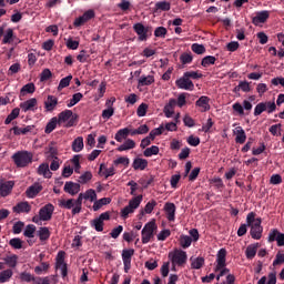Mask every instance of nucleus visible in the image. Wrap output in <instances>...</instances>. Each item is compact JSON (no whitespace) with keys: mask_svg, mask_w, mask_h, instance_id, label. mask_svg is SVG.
<instances>
[{"mask_svg":"<svg viewBox=\"0 0 284 284\" xmlns=\"http://www.w3.org/2000/svg\"><path fill=\"white\" fill-rule=\"evenodd\" d=\"M50 79H52V71H50V69H43L40 73V81L43 83L50 81Z\"/></svg>","mask_w":284,"mask_h":284,"instance_id":"57","label":"nucleus"},{"mask_svg":"<svg viewBox=\"0 0 284 284\" xmlns=\"http://www.w3.org/2000/svg\"><path fill=\"white\" fill-rule=\"evenodd\" d=\"M233 133L235 134V143H240V145H243V143L247 141V134H245V130H243V126H236Z\"/></svg>","mask_w":284,"mask_h":284,"instance_id":"21","label":"nucleus"},{"mask_svg":"<svg viewBox=\"0 0 284 284\" xmlns=\"http://www.w3.org/2000/svg\"><path fill=\"white\" fill-rule=\"evenodd\" d=\"M34 83H28L26 85L22 87V89L20 90V97H26V94H34Z\"/></svg>","mask_w":284,"mask_h":284,"instance_id":"37","label":"nucleus"},{"mask_svg":"<svg viewBox=\"0 0 284 284\" xmlns=\"http://www.w3.org/2000/svg\"><path fill=\"white\" fill-rule=\"evenodd\" d=\"M226 256H227V250L221 248L217 252L216 261H215L216 265L214 267L215 273L219 272V270H222V267H227Z\"/></svg>","mask_w":284,"mask_h":284,"instance_id":"11","label":"nucleus"},{"mask_svg":"<svg viewBox=\"0 0 284 284\" xmlns=\"http://www.w3.org/2000/svg\"><path fill=\"white\" fill-rule=\"evenodd\" d=\"M57 125H59V119L57 116L51 118L45 125V129H44L45 134H52V132L57 130Z\"/></svg>","mask_w":284,"mask_h":284,"instance_id":"27","label":"nucleus"},{"mask_svg":"<svg viewBox=\"0 0 284 284\" xmlns=\"http://www.w3.org/2000/svg\"><path fill=\"white\" fill-rule=\"evenodd\" d=\"M103 168L104 165L101 164L99 174H103L104 179H110V176H114V174H116L114 166L105 169L104 172H103Z\"/></svg>","mask_w":284,"mask_h":284,"instance_id":"38","label":"nucleus"},{"mask_svg":"<svg viewBox=\"0 0 284 284\" xmlns=\"http://www.w3.org/2000/svg\"><path fill=\"white\" fill-rule=\"evenodd\" d=\"M13 274L14 273L10 268H7V270L0 272V283L10 282V278H12Z\"/></svg>","mask_w":284,"mask_h":284,"instance_id":"34","label":"nucleus"},{"mask_svg":"<svg viewBox=\"0 0 284 284\" xmlns=\"http://www.w3.org/2000/svg\"><path fill=\"white\" fill-rule=\"evenodd\" d=\"M14 187V181H6L0 183V196H9Z\"/></svg>","mask_w":284,"mask_h":284,"instance_id":"18","label":"nucleus"},{"mask_svg":"<svg viewBox=\"0 0 284 284\" xmlns=\"http://www.w3.org/2000/svg\"><path fill=\"white\" fill-rule=\"evenodd\" d=\"M152 83H154V77L153 75H142L139 79V85H152Z\"/></svg>","mask_w":284,"mask_h":284,"instance_id":"48","label":"nucleus"},{"mask_svg":"<svg viewBox=\"0 0 284 284\" xmlns=\"http://www.w3.org/2000/svg\"><path fill=\"white\" fill-rule=\"evenodd\" d=\"M63 190L64 192H67V194H71V196H74L79 194V192H81V184L69 181L65 182Z\"/></svg>","mask_w":284,"mask_h":284,"instance_id":"16","label":"nucleus"},{"mask_svg":"<svg viewBox=\"0 0 284 284\" xmlns=\"http://www.w3.org/2000/svg\"><path fill=\"white\" fill-rule=\"evenodd\" d=\"M112 203V200L110 197H102L100 200H95L93 203V212H99V210L102 209L103 205H110Z\"/></svg>","mask_w":284,"mask_h":284,"instance_id":"30","label":"nucleus"},{"mask_svg":"<svg viewBox=\"0 0 284 284\" xmlns=\"http://www.w3.org/2000/svg\"><path fill=\"white\" fill-rule=\"evenodd\" d=\"M81 99H83V93L78 92L73 94L72 99H70L69 102L67 103V108H74V105H77V103H79Z\"/></svg>","mask_w":284,"mask_h":284,"instance_id":"39","label":"nucleus"},{"mask_svg":"<svg viewBox=\"0 0 284 284\" xmlns=\"http://www.w3.org/2000/svg\"><path fill=\"white\" fill-rule=\"evenodd\" d=\"M70 81H72V74L67 75L65 78H62L58 85V91L61 92V90H63V88H68V85H70Z\"/></svg>","mask_w":284,"mask_h":284,"instance_id":"46","label":"nucleus"},{"mask_svg":"<svg viewBox=\"0 0 284 284\" xmlns=\"http://www.w3.org/2000/svg\"><path fill=\"white\" fill-rule=\"evenodd\" d=\"M59 205H60V207H63L64 210H74L75 202H74V199L60 200Z\"/></svg>","mask_w":284,"mask_h":284,"instance_id":"35","label":"nucleus"},{"mask_svg":"<svg viewBox=\"0 0 284 284\" xmlns=\"http://www.w3.org/2000/svg\"><path fill=\"white\" fill-rule=\"evenodd\" d=\"M216 63V58L214 55H206L202 59L201 65L207 68L209 65H214Z\"/></svg>","mask_w":284,"mask_h":284,"instance_id":"44","label":"nucleus"},{"mask_svg":"<svg viewBox=\"0 0 284 284\" xmlns=\"http://www.w3.org/2000/svg\"><path fill=\"white\" fill-rule=\"evenodd\" d=\"M128 136H130V129L124 128V129H120L116 133H115V141H118V143H123V140L128 139Z\"/></svg>","mask_w":284,"mask_h":284,"instance_id":"31","label":"nucleus"},{"mask_svg":"<svg viewBox=\"0 0 284 284\" xmlns=\"http://www.w3.org/2000/svg\"><path fill=\"white\" fill-rule=\"evenodd\" d=\"M84 194V200L85 201H91V203H94L97 201V191L93 189H89Z\"/></svg>","mask_w":284,"mask_h":284,"instance_id":"51","label":"nucleus"},{"mask_svg":"<svg viewBox=\"0 0 284 284\" xmlns=\"http://www.w3.org/2000/svg\"><path fill=\"white\" fill-rule=\"evenodd\" d=\"M92 181V172L87 171L79 178V183L85 185V183H90Z\"/></svg>","mask_w":284,"mask_h":284,"instance_id":"54","label":"nucleus"},{"mask_svg":"<svg viewBox=\"0 0 284 284\" xmlns=\"http://www.w3.org/2000/svg\"><path fill=\"white\" fill-rule=\"evenodd\" d=\"M270 19V11L263 10L255 13V17L252 18L253 26H261Z\"/></svg>","mask_w":284,"mask_h":284,"instance_id":"14","label":"nucleus"},{"mask_svg":"<svg viewBox=\"0 0 284 284\" xmlns=\"http://www.w3.org/2000/svg\"><path fill=\"white\" fill-rule=\"evenodd\" d=\"M18 261H19L18 255H11L4 258V262L9 267H17Z\"/></svg>","mask_w":284,"mask_h":284,"instance_id":"52","label":"nucleus"},{"mask_svg":"<svg viewBox=\"0 0 284 284\" xmlns=\"http://www.w3.org/2000/svg\"><path fill=\"white\" fill-rule=\"evenodd\" d=\"M163 130H165V126L160 125L159 128L153 129L150 132L149 136L151 138L152 141H154V139H156V136H161V134H163Z\"/></svg>","mask_w":284,"mask_h":284,"instance_id":"55","label":"nucleus"},{"mask_svg":"<svg viewBox=\"0 0 284 284\" xmlns=\"http://www.w3.org/2000/svg\"><path fill=\"white\" fill-rule=\"evenodd\" d=\"M41 281H42L41 284L57 283V276L51 275V276L41 277Z\"/></svg>","mask_w":284,"mask_h":284,"instance_id":"64","label":"nucleus"},{"mask_svg":"<svg viewBox=\"0 0 284 284\" xmlns=\"http://www.w3.org/2000/svg\"><path fill=\"white\" fill-rule=\"evenodd\" d=\"M156 154H159V146H156V145H152L150 148H146L143 152V155L146 156V158L154 156Z\"/></svg>","mask_w":284,"mask_h":284,"instance_id":"50","label":"nucleus"},{"mask_svg":"<svg viewBox=\"0 0 284 284\" xmlns=\"http://www.w3.org/2000/svg\"><path fill=\"white\" fill-rule=\"evenodd\" d=\"M81 150H83V136H78L72 142V151L73 152H81Z\"/></svg>","mask_w":284,"mask_h":284,"instance_id":"40","label":"nucleus"},{"mask_svg":"<svg viewBox=\"0 0 284 284\" xmlns=\"http://www.w3.org/2000/svg\"><path fill=\"white\" fill-rule=\"evenodd\" d=\"M166 34H168V29L165 27H158L154 30V37H158L160 39H165Z\"/></svg>","mask_w":284,"mask_h":284,"instance_id":"59","label":"nucleus"},{"mask_svg":"<svg viewBox=\"0 0 284 284\" xmlns=\"http://www.w3.org/2000/svg\"><path fill=\"white\" fill-rule=\"evenodd\" d=\"M191 50L195 54H205V45H203V44L193 43L191 47Z\"/></svg>","mask_w":284,"mask_h":284,"instance_id":"58","label":"nucleus"},{"mask_svg":"<svg viewBox=\"0 0 284 284\" xmlns=\"http://www.w3.org/2000/svg\"><path fill=\"white\" fill-rule=\"evenodd\" d=\"M263 112H267L268 114L276 112V102L266 101L257 103L254 109V116H261Z\"/></svg>","mask_w":284,"mask_h":284,"instance_id":"5","label":"nucleus"},{"mask_svg":"<svg viewBox=\"0 0 284 284\" xmlns=\"http://www.w3.org/2000/svg\"><path fill=\"white\" fill-rule=\"evenodd\" d=\"M52 214H54V205L52 203L42 206L39 211L40 221H51Z\"/></svg>","mask_w":284,"mask_h":284,"instance_id":"12","label":"nucleus"},{"mask_svg":"<svg viewBox=\"0 0 284 284\" xmlns=\"http://www.w3.org/2000/svg\"><path fill=\"white\" fill-rule=\"evenodd\" d=\"M185 77H187L189 80L192 81V79L194 81L199 80V79H203V73L199 72V71H186L184 72Z\"/></svg>","mask_w":284,"mask_h":284,"instance_id":"47","label":"nucleus"},{"mask_svg":"<svg viewBox=\"0 0 284 284\" xmlns=\"http://www.w3.org/2000/svg\"><path fill=\"white\" fill-rule=\"evenodd\" d=\"M203 265H205V258L197 257L192 262L191 267H192V270H201V267H203Z\"/></svg>","mask_w":284,"mask_h":284,"instance_id":"56","label":"nucleus"},{"mask_svg":"<svg viewBox=\"0 0 284 284\" xmlns=\"http://www.w3.org/2000/svg\"><path fill=\"white\" fill-rule=\"evenodd\" d=\"M169 258L172 265H179V267H181L187 263V253L185 251L176 250L169 253Z\"/></svg>","mask_w":284,"mask_h":284,"instance_id":"6","label":"nucleus"},{"mask_svg":"<svg viewBox=\"0 0 284 284\" xmlns=\"http://www.w3.org/2000/svg\"><path fill=\"white\" fill-rule=\"evenodd\" d=\"M83 199H85L84 193H80L78 199L74 200L75 206L72 209L73 216L77 214H81V210L83 206Z\"/></svg>","mask_w":284,"mask_h":284,"instance_id":"24","label":"nucleus"},{"mask_svg":"<svg viewBox=\"0 0 284 284\" xmlns=\"http://www.w3.org/2000/svg\"><path fill=\"white\" fill-rule=\"evenodd\" d=\"M13 212H16V214H30V212H32V206L29 202H19L13 206Z\"/></svg>","mask_w":284,"mask_h":284,"instance_id":"17","label":"nucleus"},{"mask_svg":"<svg viewBox=\"0 0 284 284\" xmlns=\"http://www.w3.org/2000/svg\"><path fill=\"white\" fill-rule=\"evenodd\" d=\"M103 221H110V212L101 213L99 217L91 221V227H93L95 232H103Z\"/></svg>","mask_w":284,"mask_h":284,"instance_id":"8","label":"nucleus"},{"mask_svg":"<svg viewBox=\"0 0 284 284\" xmlns=\"http://www.w3.org/2000/svg\"><path fill=\"white\" fill-rule=\"evenodd\" d=\"M123 232V225H118L115 229H113L110 233L111 239H116L118 236H121V233Z\"/></svg>","mask_w":284,"mask_h":284,"instance_id":"63","label":"nucleus"},{"mask_svg":"<svg viewBox=\"0 0 284 284\" xmlns=\"http://www.w3.org/2000/svg\"><path fill=\"white\" fill-rule=\"evenodd\" d=\"M133 170H145L148 168V160L143 158H135L132 163Z\"/></svg>","mask_w":284,"mask_h":284,"instance_id":"26","label":"nucleus"},{"mask_svg":"<svg viewBox=\"0 0 284 284\" xmlns=\"http://www.w3.org/2000/svg\"><path fill=\"white\" fill-rule=\"evenodd\" d=\"M9 245L13 247V250H22L23 241H21L19 237H13L9 241Z\"/></svg>","mask_w":284,"mask_h":284,"instance_id":"45","label":"nucleus"},{"mask_svg":"<svg viewBox=\"0 0 284 284\" xmlns=\"http://www.w3.org/2000/svg\"><path fill=\"white\" fill-rule=\"evenodd\" d=\"M38 174L44 176V179H52V173L50 172V165L42 163L38 168Z\"/></svg>","mask_w":284,"mask_h":284,"instance_id":"29","label":"nucleus"},{"mask_svg":"<svg viewBox=\"0 0 284 284\" xmlns=\"http://www.w3.org/2000/svg\"><path fill=\"white\" fill-rule=\"evenodd\" d=\"M58 125L65 124V128H74L77 125L78 115L72 112V110H64L58 114Z\"/></svg>","mask_w":284,"mask_h":284,"instance_id":"2","label":"nucleus"},{"mask_svg":"<svg viewBox=\"0 0 284 284\" xmlns=\"http://www.w3.org/2000/svg\"><path fill=\"white\" fill-rule=\"evenodd\" d=\"M256 252H258V243L248 245L245 251L246 258H248V261H252V258L256 256Z\"/></svg>","mask_w":284,"mask_h":284,"instance_id":"32","label":"nucleus"},{"mask_svg":"<svg viewBox=\"0 0 284 284\" xmlns=\"http://www.w3.org/2000/svg\"><path fill=\"white\" fill-rule=\"evenodd\" d=\"M164 212L168 221H175L176 219V205L172 202H166L164 204Z\"/></svg>","mask_w":284,"mask_h":284,"instance_id":"15","label":"nucleus"},{"mask_svg":"<svg viewBox=\"0 0 284 284\" xmlns=\"http://www.w3.org/2000/svg\"><path fill=\"white\" fill-rule=\"evenodd\" d=\"M133 30L138 34L139 41H148V39H150V37L152 36V27H145L141 22L133 24Z\"/></svg>","mask_w":284,"mask_h":284,"instance_id":"4","label":"nucleus"},{"mask_svg":"<svg viewBox=\"0 0 284 284\" xmlns=\"http://www.w3.org/2000/svg\"><path fill=\"white\" fill-rule=\"evenodd\" d=\"M13 163L18 168H28V165L32 164V160L34 159V154L29 151H18L11 156Z\"/></svg>","mask_w":284,"mask_h":284,"instance_id":"1","label":"nucleus"},{"mask_svg":"<svg viewBox=\"0 0 284 284\" xmlns=\"http://www.w3.org/2000/svg\"><path fill=\"white\" fill-rule=\"evenodd\" d=\"M172 9V3L163 0V1H158L153 8V12H170Z\"/></svg>","mask_w":284,"mask_h":284,"instance_id":"22","label":"nucleus"},{"mask_svg":"<svg viewBox=\"0 0 284 284\" xmlns=\"http://www.w3.org/2000/svg\"><path fill=\"white\" fill-rule=\"evenodd\" d=\"M38 236L40 241H48L50 239V229L42 226L38 231Z\"/></svg>","mask_w":284,"mask_h":284,"instance_id":"41","label":"nucleus"},{"mask_svg":"<svg viewBox=\"0 0 284 284\" xmlns=\"http://www.w3.org/2000/svg\"><path fill=\"white\" fill-rule=\"evenodd\" d=\"M14 41V30L9 28L2 39V43L6 45L8 43H12Z\"/></svg>","mask_w":284,"mask_h":284,"instance_id":"36","label":"nucleus"},{"mask_svg":"<svg viewBox=\"0 0 284 284\" xmlns=\"http://www.w3.org/2000/svg\"><path fill=\"white\" fill-rule=\"evenodd\" d=\"M21 112L20 108H14L11 113L7 116L4 120V125H10L11 122L14 121V119H19V114Z\"/></svg>","mask_w":284,"mask_h":284,"instance_id":"33","label":"nucleus"},{"mask_svg":"<svg viewBox=\"0 0 284 284\" xmlns=\"http://www.w3.org/2000/svg\"><path fill=\"white\" fill-rule=\"evenodd\" d=\"M41 190H43V186L40 184H33L27 189L26 194L28 199H34V196H37Z\"/></svg>","mask_w":284,"mask_h":284,"instance_id":"25","label":"nucleus"},{"mask_svg":"<svg viewBox=\"0 0 284 284\" xmlns=\"http://www.w3.org/2000/svg\"><path fill=\"white\" fill-rule=\"evenodd\" d=\"M154 230H156L155 222H149L144 225L141 232L143 245H146V243H150L154 239Z\"/></svg>","mask_w":284,"mask_h":284,"instance_id":"7","label":"nucleus"},{"mask_svg":"<svg viewBox=\"0 0 284 284\" xmlns=\"http://www.w3.org/2000/svg\"><path fill=\"white\" fill-rule=\"evenodd\" d=\"M193 59L194 58L192 57V53H182L180 57L182 65H187L189 63H192Z\"/></svg>","mask_w":284,"mask_h":284,"instance_id":"60","label":"nucleus"},{"mask_svg":"<svg viewBox=\"0 0 284 284\" xmlns=\"http://www.w3.org/2000/svg\"><path fill=\"white\" fill-rule=\"evenodd\" d=\"M175 85L180 90H189L190 92H192V90H194V82L189 80V78L185 75V73H183V77H181L180 79H178L175 81Z\"/></svg>","mask_w":284,"mask_h":284,"instance_id":"13","label":"nucleus"},{"mask_svg":"<svg viewBox=\"0 0 284 284\" xmlns=\"http://www.w3.org/2000/svg\"><path fill=\"white\" fill-rule=\"evenodd\" d=\"M136 148V142L132 139H126L123 144L118 148V152H125L128 150H134Z\"/></svg>","mask_w":284,"mask_h":284,"instance_id":"28","label":"nucleus"},{"mask_svg":"<svg viewBox=\"0 0 284 284\" xmlns=\"http://www.w3.org/2000/svg\"><path fill=\"white\" fill-rule=\"evenodd\" d=\"M146 114H148V104L141 103V104L138 106L136 115H138V116H145Z\"/></svg>","mask_w":284,"mask_h":284,"instance_id":"62","label":"nucleus"},{"mask_svg":"<svg viewBox=\"0 0 284 284\" xmlns=\"http://www.w3.org/2000/svg\"><path fill=\"white\" fill-rule=\"evenodd\" d=\"M34 232H37V226H34V224H29L23 232V236L27 239H34Z\"/></svg>","mask_w":284,"mask_h":284,"instance_id":"43","label":"nucleus"},{"mask_svg":"<svg viewBox=\"0 0 284 284\" xmlns=\"http://www.w3.org/2000/svg\"><path fill=\"white\" fill-rule=\"evenodd\" d=\"M20 108L23 112L34 111V108H37V99L32 98L24 102H21Z\"/></svg>","mask_w":284,"mask_h":284,"instance_id":"23","label":"nucleus"},{"mask_svg":"<svg viewBox=\"0 0 284 284\" xmlns=\"http://www.w3.org/2000/svg\"><path fill=\"white\" fill-rule=\"evenodd\" d=\"M180 245L183 247V250H187V247L192 245V237L190 235H181Z\"/></svg>","mask_w":284,"mask_h":284,"instance_id":"42","label":"nucleus"},{"mask_svg":"<svg viewBox=\"0 0 284 284\" xmlns=\"http://www.w3.org/2000/svg\"><path fill=\"white\" fill-rule=\"evenodd\" d=\"M132 256H134V248L122 251V261L124 265V272L128 274L132 267Z\"/></svg>","mask_w":284,"mask_h":284,"instance_id":"10","label":"nucleus"},{"mask_svg":"<svg viewBox=\"0 0 284 284\" xmlns=\"http://www.w3.org/2000/svg\"><path fill=\"white\" fill-rule=\"evenodd\" d=\"M281 232L278 229H272L268 233V243H274L280 236Z\"/></svg>","mask_w":284,"mask_h":284,"instance_id":"61","label":"nucleus"},{"mask_svg":"<svg viewBox=\"0 0 284 284\" xmlns=\"http://www.w3.org/2000/svg\"><path fill=\"white\" fill-rule=\"evenodd\" d=\"M141 201H143V195H138L135 197H132L129 201V205H126L124 209L121 210V217L128 219L130 214H133L134 210L139 209V205H141Z\"/></svg>","mask_w":284,"mask_h":284,"instance_id":"3","label":"nucleus"},{"mask_svg":"<svg viewBox=\"0 0 284 284\" xmlns=\"http://www.w3.org/2000/svg\"><path fill=\"white\" fill-rule=\"evenodd\" d=\"M263 223V220L261 217H257L255 223L250 226L251 231V237L254 239L255 241H261V237L263 236V226L261 225Z\"/></svg>","mask_w":284,"mask_h":284,"instance_id":"9","label":"nucleus"},{"mask_svg":"<svg viewBox=\"0 0 284 284\" xmlns=\"http://www.w3.org/2000/svg\"><path fill=\"white\" fill-rule=\"evenodd\" d=\"M57 105H59V99L54 95H48L44 101V109L47 112H54V110H57Z\"/></svg>","mask_w":284,"mask_h":284,"instance_id":"19","label":"nucleus"},{"mask_svg":"<svg viewBox=\"0 0 284 284\" xmlns=\"http://www.w3.org/2000/svg\"><path fill=\"white\" fill-rule=\"evenodd\" d=\"M196 108H200V112H209L210 110V98L207 95H202L195 102Z\"/></svg>","mask_w":284,"mask_h":284,"instance_id":"20","label":"nucleus"},{"mask_svg":"<svg viewBox=\"0 0 284 284\" xmlns=\"http://www.w3.org/2000/svg\"><path fill=\"white\" fill-rule=\"evenodd\" d=\"M118 8L122 10V12H128L132 8V3L129 0H120Z\"/></svg>","mask_w":284,"mask_h":284,"instance_id":"53","label":"nucleus"},{"mask_svg":"<svg viewBox=\"0 0 284 284\" xmlns=\"http://www.w3.org/2000/svg\"><path fill=\"white\" fill-rule=\"evenodd\" d=\"M48 270H50V263L48 262H41V265L34 267V272L38 275L43 274V272H48Z\"/></svg>","mask_w":284,"mask_h":284,"instance_id":"49","label":"nucleus"}]
</instances>
